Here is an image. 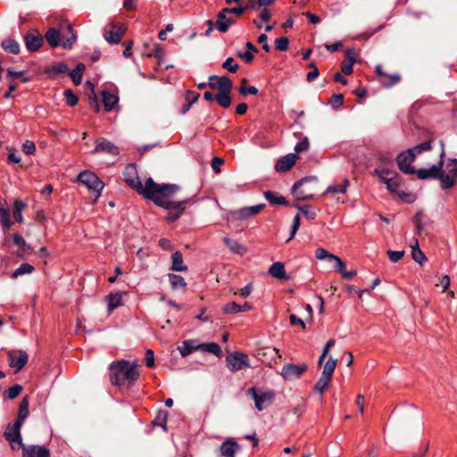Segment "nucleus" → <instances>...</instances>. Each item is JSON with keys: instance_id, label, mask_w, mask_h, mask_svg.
Instances as JSON below:
<instances>
[{"instance_id": "1", "label": "nucleus", "mask_w": 457, "mask_h": 457, "mask_svg": "<svg viewBox=\"0 0 457 457\" xmlns=\"http://www.w3.org/2000/svg\"><path fill=\"white\" fill-rule=\"evenodd\" d=\"M442 151L439 154V161L436 164L428 169L415 170L411 163L415 157L410 149L400 153L396 158L398 168L405 174H415L420 179H438L443 189L453 188L457 181V159L449 158L445 165V152L442 142Z\"/></svg>"}, {"instance_id": "2", "label": "nucleus", "mask_w": 457, "mask_h": 457, "mask_svg": "<svg viewBox=\"0 0 457 457\" xmlns=\"http://www.w3.org/2000/svg\"><path fill=\"white\" fill-rule=\"evenodd\" d=\"M180 190L179 186L176 184H160L154 194L149 196L154 204L168 211L166 220L174 222L179 220L185 212L187 206L191 203L190 198L179 201L173 200V197Z\"/></svg>"}, {"instance_id": "3", "label": "nucleus", "mask_w": 457, "mask_h": 457, "mask_svg": "<svg viewBox=\"0 0 457 457\" xmlns=\"http://www.w3.org/2000/svg\"><path fill=\"white\" fill-rule=\"evenodd\" d=\"M112 384L121 386L133 385L140 377L138 365L126 360L112 361L109 367Z\"/></svg>"}, {"instance_id": "4", "label": "nucleus", "mask_w": 457, "mask_h": 457, "mask_svg": "<svg viewBox=\"0 0 457 457\" xmlns=\"http://www.w3.org/2000/svg\"><path fill=\"white\" fill-rule=\"evenodd\" d=\"M125 183L137 193L143 195L145 199H149L160 184L154 182L152 178L145 180V185L142 184L136 164L129 163L125 167L123 171Z\"/></svg>"}, {"instance_id": "5", "label": "nucleus", "mask_w": 457, "mask_h": 457, "mask_svg": "<svg viewBox=\"0 0 457 457\" xmlns=\"http://www.w3.org/2000/svg\"><path fill=\"white\" fill-rule=\"evenodd\" d=\"M208 87L218 90L215 100L222 108H228L231 104L232 80L227 76L212 75L209 77Z\"/></svg>"}, {"instance_id": "6", "label": "nucleus", "mask_w": 457, "mask_h": 457, "mask_svg": "<svg viewBox=\"0 0 457 457\" xmlns=\"http://www.w3.org/2000/svg\"><path fill=\"white\" fill-rule=\"evenodd\" d=\"M66 28L68 35L63 37L62 41L61 40V33L57 29L49 28L46 30L44 37L52 48H55L59 46H62L65 49H71L72 47L77 40V37L70 22H66Z\"/></svg>"}, {"instance_id": "7", "label": "nucleus", "mask_w": 457, "mask_h": 457, "mask_svg": "<svg viewBox=\"0 0 457 457\" xmlns=\"http://www.w3.org/2000/svg\"><path fill=\"white\" fill-rule=\"evenodd\" d=\"M78 181L87 187L88 191H90L94 195V202H96L104 187V182L96 176V174L90 170L81 171L78 175Z\"/></svg>"}, {"instance_id": "8", "label": "nucleus", "mask_w": 457, "mask_h": 457, "mask_svg": "<svg viewBox=\"0 0 457 457\" xmlns=\"http://www.w3.org/2000/svg\"><path fill=\"white\" fill-rule=\"evenodd\" d=\"M374 174L378 176L381 182L386 185V188L390 192L399 194L401 178L395 173V171L385 168H378L375 169Z\"/></svg>"}, {"instance_id": "9", "label": "nucleus", "mask_w": 457, "mask_h": 457, "mask_svg": "<svg viewBox=\"0 0 457 457\" xmlns=\"http://www.w3.org/2000/svg\"><path fill=\"white\" fill-rule=\"evenodd\" d=\"M247 395L253 399L255 408L260 411L270 405L275 399L273 390L262 391L256 387H250L247 390Z\"/></svg>"}, {"instance_id": "10", "label": "nucleus", "mask_w": 457, "mask_h": 457, "mask_svg": "<svg viewBox=\"0 0 457 457\" xmlns=\"http://www.w3.org/2000/svg\"><path fill=\"white\" fill-rule=\"evenodd\" d=\"M21 425L19 421H14L12 424L10 423L4 432V437L8 441L10 447L13 451H17L20 448L22 449L25 445L22 444V437L21 435Z\"/></svg>"}, {"instance_id": "11", "label": "nucleus", "mask_w": 457, "mask_h": 457, "mask_svg": "<svg viewBox=\"0 0 457 457\" xmlns=\"http://www.w3.org/2000/svg\"><path fill=\"white\" fill-rule=\"evenodd\" d=\"M337 360L333 359L332 357L328 358V360L326 361L322 374L314 386V388L317 392L322 394L328 387L332 379L333 373L337 367Z\"/></svg>"}, {"instance_id": "12", "label": "nucleus", "mask_w": 457, "mask_h": 457, "mask_svg": "<svg viewBox=\"0 0 457 457\" xmlns=\"http://www.w3.org/2000/svg\"><path fill=\"white\" fill-rule=\"evenodd\" d=\"M228 12H224L223 8L218 12L217 14V20L215 22H213L212 20L206 21V24L208 25V29L205 31V36H210L212 31L213 30V28L216 27V29L221 32L225 33L228 30V28L230 25L235 23V19L232 17H228Z\"/></svg>"}, {"instance_id": "13", "label": "nucleus", "mask_w": 457, "mask_h": 457, "mask_svg": "<svg viewBox=\"0 0 457 457\" xmlns=\"http://www.w3.org/2000/svg\"><path fill=\"white\" fill-rule=\"evenodd\" d=\"M127 30L124 23H108L104 29V37L110 44H119Z\"/></svg>"}, {"instance_id": "14", "label": "nucleus", "mask_w": 457, "mask_h": 457, "mask_svg": "<svg viewBox=\"0 0 457 457\" xmlns=\"http://www.w3.org/2000/svg\"><path fill=\"white\" fill-rule=\"evenodd\" d=\"M226 364L228 369L232 372H237L250 367L248 355L239 352H235L227 355Z\"/></svg>"}, {"instance_id": "15", "label": "nucleus", "mask_w": 457, "mask_h": 457, "mask_svg": "<svg viewBox=\"0 0 457 457\" xmlns=\"http://www.w3.org/2000/svg\"><path fill=\"white\" fill-rule=\"evenodd\" d=\"M25 46L29 52H37L44 44V37L37 29H29L23 36Z\"/></svg>"}, {"instance_id": "16", "label": "nucleus", "mask_w": 457, "mask_h": 457, "mask_svg": "<svg viewBox=\"0 0 457 457\" xmlns=\"http://www.w3.org/2000/svg\"><path fill=\"white\" fill-rule=\"evenodd\" d=\"M7 357L9 366L13 368L16 373L24 368L29 360L28 353L23 350H10Z\"/></svg>"}, {"instance_id": "17", "label": "nucleus", "mask_w": 457, "mask_h": 457, "mask_svg": "<svg viewBox=\"0 0 457 457\" xmlns=\"http://www.w3.org/2000/svg\"><path fill=\"white\" fill-rule=\"evenodd\" d=\"M306 370V364H287L281 370V376L286 380H294L299 378Z\"/></svg>"}, {"instance_id": "18", "label": "nucleus", "mask_w": 457, "mask_h": 457, "mask_svg": "<svg viewBox=\"0 0 457 457\" xmlns=\"http://www.w3.org/2000/svg\"><path fill=\"white\" fill-rule=\"evenodd\" d=\"M96 153H105L113 156H117L120 154V149L108 139L104 137H98L96 140V146L93 150V154Z\"/></svg>"}, {"instance_id": "19", "label": "nucleus", "mask_w": 457, "mask_h": 457, "mask_svg": "<svg viewBox=\"0 0 457 457\" xmlns=\"http://www.w3.org/2000/svg\"><path fill=\"white\" fill-rule=\"evenodd\" d=\"M375 71L378 79V81L381 85L386 87H390L395 84H397L401 80V77L399 74H388L383 71V67L381 64H378L375 67Z\"/></svg>"}, {"instance_id": "20", "label": "nucleus", "mask_w": 457, "mask_h": 457, "mask_svg": "<svg viewBox=\"0 0 457 457\" xmlns=\"http://www.w3.org/2000/svg\"><path fill=\"white\" fill-rule=\"evenodd\" d=\"M345 59L341 62V71L345 75L353 73V66L356 62L357 54L354 48H348L345 51Z\"/></svg>"}, {"instance_id": "21", "label": "nucleus", "mask_w": 457, "mask_h": 457, "mask_svg": "<svg viewBox=\"0 0 457 457\" xmlns=\"http://www.w3.org/2000/svg\"><path fill=\"white\" fill-rule=\"evenodd\" d=\"M297 159L296 154H288L277 161L275 170L278 172H287L295 164Z\"/></svg>"}, {"instance_id": "22", "label": "nucleus", "mask_w": 457, "mask_h": 457, "mask_svg": "<svg viewBox=\"0 0 457 457\" xmlns=\"http://www.w3.org/2000/svg\"><path fill=\"white\" fill-rule=\"evenodd\" d=\"M311 179L303 178L296 181L292 187V194L297 200L312 199V194L303 188V185L309 182Z\"/></svg>"}, {"instance_id": "23", "label": "nucleus", "mask_w": 457, "mask_h": 457, "mask_svg": "<svg viewBox=\"0 0 457 457\" xmlns=\"http://www.w3.org/2000/svg\"><path fill=\"white\" fill-rule=\"evenodd\" d=\"M240 445L233 439L228 438L220 446V455L221 457H236Z\"/></svg>"}, {"instance_id": "24", "label": "nucleus", "mask_w": 457, "mask_h": 457, "mask_svg": "<svg viewBox=\"0 0 457 457\" xmlns=\"http://www.w3.org/2000/svg\"><path fill=\"white\" fill-rule=\"evenodd\" d=\"M22 457H50V451L46 446H24L22 447Z\"/></svg>"}, {"instance_id": "25", "label": "nucleus", "mask_w": 457, "mask_h": 457, "mask_svg": "<svg viewBox=\"0 0 457 457\" xmlns=\"http://www.w3.org/2000/svg\"><path fill=\"white\" fill-rule=\"evenodd\" d=\"M269 273L276 278L287 281L290 277L287 274L285 266L282 262H274L269 269Z\"/></svg>"}, {"instance_id": "26", "label": "nucleus", "mask_w": 457, "mask_h": 457, "mask_svg": "<svg viewBox=\"0 0 457 457\" xmlns=\"http://www.w3.org/2000/svg\"><path fill=\"white\" fill-rule=\"evenodd\" d=\"M251 309H252V305L248 303H245L244 304L241 305V304H237L235 302H231V303H228L227 304H225L222 308V311L225 313L235 314V313H238V312H248Z\"/></svg>"}, {"instance_id": "27", "label": "nucleus", "mask_w": 457, "mask_h": 457, "mask_svg": "<svg viewBox=\"0 0 457 457\" xmlns=\"http://www.w3.org/2000/svg\"><path fill=\"white\" fill-rule=\"evenodd\" d=\"M102 102L104 104V108L106 112H111L114 109L115 105L118 104V96L114 94H112L108 91H103L102 93Z\"/></svg>"}, {"instance_id": "28", "label": "nucleus", "mask_w": 457, "mask_h": 457, "mask_svg": "<svg viewBox=\"0 0 457 457\" xmlns=\"http://www.w3.org/2000/svg\"><path fill=\"white\" fill-rule=\"evenodd\" d=\"M264 197L272 205L287 206L288 204V202L287 201V199L283 195L278 194V192L266 191V192H264Z\"/></svg>"}, {"instance_id": "29", "label": "nucleus", "mask_w": 457, "mask_h": 457, "mask_svg": "<svg viewBox=\"0 0 457 457\" xmlns=\"http://www.w3.org/2000/svg\"><path fill=\"white\" fill-rule=\"evenodd\" d=\"M12 242L20 248L22 254H31L33 253V248L27 244L25 239L19 233L13 234Z\"/></svg>"}, {"instance_id": "30", "label": "nucleus", "mask_w": 457, "mask_h": 457, "mask_svg": "<svg viewBox=\"0 0 457 457\" xmlns=\"http://www.w3.org/2000/svg\"><path fill=\"white\" fill-rule=\"evenodd\" d=\"M105 299L108 303V312H112L114 309L122 305V295L120 292L111 293L106 296Z\"/></svg>"}, {"instance_id": "31", "label": "nucleus", "mask_w": 457, "mask_h": 457, "mask_svg": "<svg viewBox=\"0 0 457 457\" xmlns=\"http://www.w3.org/2000/svg\"><path fill=\"white\" fill-rule=\"evenodd\" d=\"M1 46L5 52L12 54H18L20 53L19 43L12 37L4 38L1 43Z\"/></svg>"}, {"instance_id": "32", "label": "nucleus", "mask_w": 457, "mask_h": 457, "mask_svg": "<svg viewBox=\"0 0 457 457\" xmlns=\"http://www.w3.org/2000/svg\"><path fill=\"white\" fill-rule=\"evenodd\" d=\"M86 70V66L82 62H79L75 69L70 72L71 79L75 86H79L82 82V76Z\"/></svg>"}, {"instance_id": "33", "label": "nucleus", "mask_w": 457, "mask_h": 457, "mask_svg": "<svg viewBox=\"0 0 457 457\" xmlns=\"http://www.w3.org/2000/svg\"><path fill=\"white\" fill-rule=\"evenodd\" d=\"M411 247L412 249V251H411L412 259L419 264L422 265L423 262H425L427 261V257L424 254V253L420 250V248L419 247V242L417 239H413V242L411 243Z\"/></svg>"}, {"instance_id": "34", "label": "nucleus", "mask_w": 457, "mask_h": 457, "mask_svg": "<svg viewBox=\"0 0 457 457\" xmlns=\"http://www.w3.org/2000/svg\"><path fill=\"white\" fill-rule=\"evenodd\" d=\"M172 264L171 270L175 271H184L187 267L183 262V255L179 251H176L171 255Z\"/></svg>"}, {"instance_id": "35", "label": "nucleus", "mask_w": 457, "mask_h": 457, "mask_svg": "<svg viewBox=\"0 0 457 457\" xmlns=\"http://www.w3.org/2000/svg\"><path fill=\"white\" fill-rule=\"evenodd\" d=\"M69 71V67L64 62H58L46 68V73L50 77H55L59 74H64Z\"/></svg>"}, {"instance_id": "36", "label": "nucleus", "mask_w": 457, "mask_h": 457, "mask_svg": "<svg viewBox=\"0 0 457 457\" xmlns=\"http://www.w3.org/2000/svg\"><path fill=\"white\" fill-rule=\"evenodd\" d=\"M178 349L181 356L185 357L190 354L193 351L200 349V346L194 340H186L182 343V345L179 346Z\"/></svg>"}, {"instance_id": "37", "label": "nucleus", "mask_w": 457, "mask_h": 457, "mask_svg": "<svg viewBox=\"0 0 457 457\" xmlns=\"http://www.w3.org/2000/svg\"><path fill=\"white\" fill-rule=\"evenodd\" d=\"M29 396H24L20 403L18 417L15 421H19L21 424L29 416Z\"/></svg>"}, {"instance_id": "38", "label": "nucleus", "mask_w": 457, "mask_h": 457, "mask_svg": "<svg viewBox=\"0 0 457 457\" xmlns=\"http://www.w3.org/2000/svg\"><path fill=\"white\" fill-rule=\"evenodd\" d=\"M349 179H345L340 184H334L328 187L325 194H345L349 187Z\"/></svg>"}, {"instance_id": "39", "label": "nucleus", "mask_w": 457, "mask_h": 457, "mask_svg": "<svg viewBox=\"0 0 457 457\" xmlns=\"http://www.w3.org/2000/svg\"><path fill=\"white\" fill-rule=\"evenodd\" d=\"M225 245L233 252L238 254H244L246 252L245 247L237 242V240L224 237L223 239Z\"/></svg>"}, {"instance_id": "40", "label": "nucleus", "mask_w": 457, "mask_h": 457, "mask_svg": "<svg viewBox=\"0 0 457 457\" xmlns=\"http://www.w3.org/2000/svg\"><path fill=\"white\" fill-rule=\"evenodd\" d=\"M25 208V204L21 200H15L13 202L12 216L16 222L23 223L22 211Z\"/></svg>"}, {"instance_id": "41", "label": "nucleus", "mask_w": 457, "mask_h": 457, "mask_svg": "<svg viewBox=\"0 0 457 457\" xmlns=\"http://www.w3.org/2000/svg\"><path fill=\"white\" fill-rule=\"evenodd\" d=\"M35 268L31 264L29 263H21L19 268H17L12 274V278H17L19 276L30 274L34 271Z\"/></svg>"}, {"instance_id": "42", "label": "nucleus", "mask_w": 457, "mask_h": 457, "mask_svg": "<svg viewBox=\"0 0 457 457\" xmlns=\"http://www.w3.org/2000/svg\"><path fill=\"white\" fill-rule=\"evenodd\" d=\"M169 281L173 289L187 287V283H186L184 278L180 275H176V274H172V273L169 274Z\"/></svg>"}, {"instance_id": "43", "label": "nucleus", "mask_w": 457, "mask_h": 457, "mask_svg": "<svg viewBox=\"0 0 457 457\" xmlns=\"http://www.w3.org/2000/svg\"><path fill=\"white\" fill-rule=\"evenodd\" d=\"M431 149H432V141L427 140V141H424V142L415 145L412 148H410V151L411 152V154H413L414 157L416 158V156L418 154H420L423 152L430 151Z\"/></svg>"}, {"instance_id": "44", "label": "nucleus", "mask_w": 457, "mask_h": 457, "mask_svg": "<svg viewBox=\"0 0 457 457\" xmlns=\"http://www.w3.org/2000/svg\"><path fill=\"white\" fill-rule=\"evenodd\" d=\"M199 346L203 352L211 353L217 356L221 354V348L217 343L199 344Z\"/></svg>"}, {"instance_id": "45", "label": "nucleus", "mask_w": 457, "mask_h": 457, "mask_svg": "<svg viewBox=\"0 0 457 457\" xmlns=\"http://www.w3.org/2000/svg\"><path fill=\"white\" fill-rule=\"evenodd\" d=\"M22 391V386L19 384H15L4 391V396L7 399L16 398Z\"/></svg>"}, {"instance_id": "46", "label": "nucleus", "mask_w": 457, "mask_h": 457, "mask_svg": "<svg viewBox=\"0 0 457 457\" xmlns=\"http://www.w3.org/2000/svg\"><path fill=\"white\" fill-rule=\"evenodd\" d=\"M0 223L5 228H10L12 221L10 219V212L7 208H0Z\"/></svg>"}, {"instance_id": "47", "label": "nucleus", "mask_w": 457, "mask_h": 457, "mask_svg": "<svg viewBox=\"0 0 457 457\" xmlns=\"http://www.w3.org/2000/svg\"><path fill=\"white\" fill-rule=\"evenodd\" d=\"M424 218L425 215L421 212H418L413 218V223L418 234H421L424 229L426 224L423 222Z\"/></svg>"}, {"instance_id": "48", "label": "nucleus", "mask_w": 457, "mask_h": 457, "mask_svg": "<svg viewBox=\"0 0 457 457\" xmlns=\"http://www.w3.org/2000/svg\"><path fill=\"white\" fill-rule=\"evenodd\" d=\"M221 67L231 73H236L238 70V64L232 57L227 58L222 63Z\"/></svg>"}, {"instance_id": "49", "label": "nucleus", "mask_w": 457, "mask_h": 457, "mask_svg": "<svg viewBox=\"0 0 457 457\" xmlns=\"http://www.w3.org/2000/svg\"><path fill=\"white\" fill-rule=\"evenodd\" d=\"M63 96L65 97L66 104L69 106H75L79 102L78 96L73 93L71 89L64 90Z\"/></svg>"}, {"instance_id": "50", "label": "nucleus", "mask_w": 457, "mask_h": 457, "mask_svg": "<svg viewBox=\"0 0 457 457\" xmlns=\"http://www.w3.org/2000/svg\"><path fill=\"white\" fill-rule=\"evenodd\" d=\"M315 257L319 260L328 259L329 261H334V259L337 257V255L330 253L328 251H327L324 248H318L315 251Z\"/></svg>"}, {"instance_id": "51", "label": "nucleus", "mask_w": 457, "mask_h": 457, "mask_svg": "<svg viewBox=\"0 0 457 457\" xmlns=\"http://www.w3.org/2000/svg\"><path fill=\"white\" fill-rule=\"evenodd\" d=\"M275 48L278 51H287L288 49L289 41L287 37H280L276 38Z\"/></svg>"}, {"instance_id": "52", "label": "nucleus", "mask_w": 457, "mask_h": 457, "mask_svg": "<svg viewBox=\"0 0 457 457\" xmlns=\"http://www.w3.org/2000/svg\"><path fill=\"white\" fill-rule=\"evenodd\" d=\"M295 208L299 209L302 213L306 217L308 220H314L316 218V212L311 209L310 205H304L300 206L298 204L295 205Z\"/></svg>"}, {"instance_id": "53", "label": "nucleus", "mask_w": 457, "mask_h": 457, "mask_svg": "<svg viewBox=\"0 0 457 457\" xmlns=\"http://www.w3.org/2000/svg\"><path fill=\"white\" fill-rule=\"evenodd\" d=\"M310 146L309 140L306 137H303L295 146V154L308 151Z\"/></svg>"}, {"instance_id": "54", "label": "nucleus", "mask_w": 457, "mask_h": 457, "mask_svg": "<svg viewBox=\"0 0 457 457\" xmlns=\"http://www.w3.org/2000/svg\"><path fill=\"white\" fill-rule=\"evenodd\" d=\"M300 215L299 214H296L295 217H294V220H293V224L291 226V232H290V237L287 238V242H289L290 240H292L297 230L299 229L300 228Z\"/></svg>"}, {"instance_id": "55", "label": "nucleus", "mask_w": 457, "mask_h": 457, "mask_svg": "<svg viewBox=\"0 0 457 457\" xmlns=\"http://www.w3.org/2000/svg\"><path fill=\"white\" fill-rule=\"evenodd\" d=\"M199 97L200 94L192 90H187L185 93V100L187 104H189V105H192L193 104L197 102Z\"/></svg>"}, {"instance_id": "56", "label": "nucleus", "mask_w": 457, "mask_h": 457, "mask_svg": "<svg viewBox=\"0 0 457 457\" xmlns=\"http://www.w3.org/2000/svg\"><path fill=\"white\" fill-rule=\"evenodd\" d=\"M386 253L388 255L389 260L392 262L395 263L404 256L405 252L388 250Z\"/></svg>"}, {"instance_id": "57", "label": "nucleus", "mask_w": 457, "mask_h": 457, "mask_svg": "<svg viewBox=\"0 0 457 457\" xmlns=\"http://www.w3.org/2000/svg\"><path fill=\"white\" fill-rule=\"evenodd\" d=\"M22 151L25 154H33L36 152L35 143L30 140H26L22 145Z\"/></svg>"}, {"instance_id": "58", "label": "nucleus", "mask_w": 457, "mask_h": 457, "mask_svg": "<svg viewBox=\"0 0 457 457\" xmlns=\"http://www.w3.org/2000/svg\"><path fill=\"white\" fill-rule=\"evenodd\" d=\"M167 411H160L155 418L154 424L162 427L166 430Z\"/></svg>"}, {"instance_id": "59", "label": "nucleus", "mask_w": 457, "mask_h": 457, "mask_svg": "<svg viewBox=\"0 0 457 457\" xmlns=\"http://www.w3.org/2000/svg\"><path fill=\"white\" fill-rule=\"evenodd\" d=\"M234 215L237 220H245L252 217V215L250 214L249 207H244L239 209L234 213Z\"/></svg>"}, {"instance_id": "60", "label": "nucleus", "mask_w": 457, "mask_h": 457, "mask_svg": "<svg viewBox=\"0 0 457 457\" xmlns=\"http://www.w3.org/2000/svg\"><path fill=\"white\" fill-rule=\"evenodd\" d=\"M329 102L334 108H339L344 104V96L342 94L334 95Z\"/></svg>"}, {"instance_id": "61", "label": "nucleus", "mask_w": 457, "mask_h": 457, "mask_svg": "<svg viewBox=\"0 0 457 457\" xmlns=\"http://www.w3.org/2000/svg\"><path fill=\"white\" fill-rule=\"evenodd\" d=\"M145 361L146 367L153 368L154 366V353L152 349L146 350Z\"/></svg>"}, {"instance_id": "62", "label": "nucleus", "mask_w": 457, "mask_h": 457, "mask_svg": "<svg viewBox=\"0 0 457 457\" xmlns=\"http://www.w3.org/2000/svg\"><path fill=\"white\" fill-rule=\"evenodd\" d=\"M223 12L240 16L245 12V8L244 6L224 7Z\"/></svg>"}, {"instance_id": "63", "label": "nucleus", "mask_w": 457, "mask_h": 457, "mask_svg": "<svg viewBox=\"0 0 457 457\" xmlns=\"http://www.w3.org/2000/svg\"><path fill=\"white\" fill-rule=\"evenodd\" d=\"M239 93L242 95V96H245L247 94L249 95H253V96H255L258 94V89L256 87L254 86H250V87H239Z\"/></svg>"}, {"instance_id": "64", "label": "nucleus", "mask_w": 457, "mask_h": 457, "mask_svg": "<svg viewBox=\"0 0 457 457\" xmlns=\"http://www.w3.org/2000/svg\"><path fill=\"white\" fill-rule=\"evenodd\" d=\"M224 164V160L220 157H214L212 160V168L215 173L220 172V166Z\"/></svg>"}]
</instances>
